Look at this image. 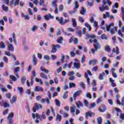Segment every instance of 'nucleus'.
Here are the masks:
<instances>
[{
	"label": "nucleus",
	"mask_w": 124,
	"mask_h": 124,
	"mask_svg": "<svg viewBox=\"0 0 124 124\" xmlns=\"http://www.w3.org/2000/svg\"><path fill=\"white\" fill-rule=\"evenodd\" d=\"M3 61L5 62H6V63H7V62H8V58H7V57H6V56H4L3 58Z\"/></svg>",
	"instance_id": "55"
},
{
	"label": "nucleus",
	"mask_w": 124,
	"mask_h": 124,
	"mask_svg": "<svg viewBox=\"0 0 124 124\" xmlns=\"http://www.w3.org/2000/svg\"><path fill=\"white\" fill-rule=\"evenodd\" d=\"M40 108H42V105L36 103L35 104V106L33 108V112L35 113V112H36V110H39Z\"/></svg>",
	"instance_id": "3"
},
{
	"label": "nucleus",
	"mask_w": 124,
	"mask_h": 124,
	"mask_svg": "<svg viewBox=\"0 0 124 124\" xmlns=\"http://www.w3.org/2000/svg\"><path fill=\"white\" fill-rule=\"evenodd\" d=\"M35 82H37V83H39L40 85H43V82H42V80L41 79H39L37 78H35Z\"/></svg>",
	"instance_id": "28"
},
{
	"label": "nucleus",
	"mask_w": 124,
	"mask_h": 124,
	"mask_svg": "<svg viewBox=\"0 0 124 124\" xmlns=\"http://www.w3.org/2000/svg\"><path fill=\"white\" fill-rule=\"evenodd\" d=\"M14 5H19V0H16L15 2L14 3Z\"/></svg>",
	"instance_id": "62"
},
{
	"label": "nucleus",
	"mask_w": 124,
	"mask_h": 124,
	"mask_svg": "<svg viewBox=\"0 0 124 124\" xmlns=\"http://www.w3.org/2000/svg\"><path fill=\"white\" fill-rule=\"evenodd\" d=\"M81 93H82V91L79 90L78 91H77L75 92L73 95V98L74 99V100H76V96H79L80 94H81Z\"/></svg>",
	"instance_id": "5"
},
{
	"label": "nucleus",
	"mask_w": 124,
	"mask_h": 124,
	"mask_svg": "<svg viewBox=\"0 0 124 124\" xmlns=\"http://www.w3.org/2000/svg\"><path fill=\"white\" fill-rule=\"evenodd\" d=\"M94 42L95 43V44L94 45V47L95 50H97L98 49H100L101 45L98 43V41L96 39H94Z\"/></svg>",
	"instance_id": "2"
},
{
	"label": "nucleus",
	"mask_w": 124,
	"mask_h": 124,
	"mask_svg": "<svg viewBox=\"0 0 124 124\" xmlns=\"http://www.w3.org/2000/svg\"><path fill=\"white\" fill-rule=\"evenodd\" d=\"M2 8L4 11H7L8 10V7L4 5H2Z\"/></svg>",
	"instance_id": "45"
},
{
	"label": "nucleus",
	"mask_w": 124,
	"mask_h": 124,
	"mask_svg": "<svg viewBox=\"0 0 124 124\" xmlns=\"http://www.w3.org/2000/svg\"><path fill=\"white\" fill-rule=\"evenodd\" d=\"M57 42L58 43H60V44H62L63 43V38H62V37L61 36L58 39H57Z\"/></svg>",
	"instance_id": "19"
},
{
	"label": "nucleus",
	"mask_w": 124,
	"mask_h": 124,
	"mask_svg": "<svg viewBox=\"0 0 124 124\" xmlns=\"http://www.w3.org/2000/svg\"><path fill=\"white\" fill-rule=\"evenodd\" d=\"M19 70H20V67H16L14 68L15 72H19Z\"/></svg>",
	"instance_id": "57"
},
{
	"label": "nucleus",
	"mask_w": 124,
	"mask_h": 124,
	"mask_svg": "<svg viewBox=\"0 0 124 124\" xmlns=\"http://www.w3.org/2000/svg\"><path fill=\"white\" fill-rule=\"evenodd\" d=\"M40 76L42 78H43V79H45L46 80H47L48 79V76L46 75L44 73L42 72L40 74Z\"/></svg>",
	"instance_id": "14"
},
{
	"label": "nucleus",
	"mask_w": 124,
	"mask_h": 124,
	"mask_svg": "<svg viewBox=\"0 0 124 124\" xmlns=\"http://www.w3.org/2000/svg\"><path fill=\"white\" fill-rule=\"evenodd\" d=\"M86 97H89V99H92V95H91V93H86Z\"/></svg>",
	"instance_id": "53"
},
{
	"label": "nucleus",
	"mask_w": 124,
	"mask_h": 124,
	"mask_svg": "<svg viewBox=\"0 0 124 124\" xmlns=\"http://www.w3.org/2000/svg\"><path fill=\"white\" fill-rule=\"evenodd\" d=\"M96 121L98 124H101V123H102V119L101 118V117H98V118H97Z\"/></svg>",
	"instance_id": "35"
},
{
	"label": "nucleus",
	"mask_w": 124,
	"mask_h": 124,
	"mask_svg": "<svg viewBox=\"0 0 124 124\" xmlns=\"http://www.w3.org/2000/svg\"><path fill=\"white\" fill-rule=\"evenodd\" d=\"M7 122L8 123V124H12V123H13V120H12V119H7Z\"/></svg>",
	"instance_id": "48"
},
{
	"label": "nucleus",
	"mask_w": 124,
	"mask_h": 124,
	"mask_svg": "<svg viewBox=\"0 0 124 124\" xmlns=\"http://www.w3.org/2000/svg\"><path fill=\"white\" fill-rule=\"evenodd\" d=\"M62 70V67H60L57 70V73H61Z\"/></svg>",
	"instance_id": "61"
},
{
	"label": "nucleus",
	"mask_w": 124,
	"mask_h": 124,
	"mask_svg": "<svg viewBox=\"0 0 124 124\" xmlns=\"http://www.w3.org/2000/svg\"><path fill=\"white\" fill-rule=\"evenodd\" d=\"M106 51H107V52H110L111 51V48H110V46H107L105 47Z\"/></svg>",
	"instance_id": "50"
},
{
	"label": "nucleus",
	"mask_w": 124,
	"mask_h": 124,
	"mask_svg": "<svg viewBox=\"0 0 124 124\" xmlns=\"http://www.w3.org/2000/svg\"><path fill=\"white\" fill-rule=\"evenodd\" d=\"M98 110L99 112H101L102 113H103V112H105V111H106V107H105V108L103 107H102V108L100 107L98 108Z\"/></svg>",
	"instance_id": "22"
},
{
	"label": "nucleus",
	"mask_w": 124,
	"mask_h": 124,
	"mask_svg": "<svg viewBox=\"0 0 124 124\" xmlns=\"http://www.w3.org/2000/svg\"><path fill=\"white\" fill-rule=\"evenodd\" d=\"M73 65L74 67H75L77 69H79V68H80V64L79 63L75 62L73 63Z\"/></svg>",
	"instance_id": "21"
},
{
	"label": "nucleus",
	"mask_w": 124,
	"mask_h": 124,
	"mask_svg": "<svg viewBox=\"0 0 124 124\" xmlns=\"http://www.w3.org/2000/svg\"><path fill=\"white\" fill-rule=\"evenodd\" d=\"M84 25L86 28H88L89 31H91V30H92V27H91V25H90L88 22L85 23Z\"/></svg>",
	"instance_id": "20"
},
{
	"label": "nucleus",
	"mask_w": 124,
	"mask_h": 124,
	"mask_svg": "<svg viewBox=\"0 0 124 124\" xmlns=\"http://www.w3.org/2000/svg\"><path fill=\"white\" fill-rule=\"evenodd\" d=\"M75 74V73H74V71H70L68 73V76L69 77H70V76H74Z\"/></svg>",
	"instance_id": "42"
},
{
	"label": "nucleus",
	"mask_w": 124,
	"mask_h": 124,
	"mask_svg": "<svg viewBox=\"0 0 124 124\" xmlns=\"http://www.w3.org/2000/svg\"><path fill=\"white\" fill-rule=\"evenodd\" d=\"M68 31H71V32H74V29L72 28H69L67 29Z\"/></svg>",
	"instance_id": "59"
},
{
	"label": "nucleus",
	"mask_w": 124,
	"mask_h": 124,
	"mask_svg": "<svg viewBox=\"0 0 124 124\" xmlns=\"http://www.w3.org/2000/svg\"><path fill=\"white\" fill-rule=\"evenodd\" d=\"M0 105L2 107L4 108H7V107H10V105L8 104V101L4 102L3 100L0 101Z\"/></svg>",
	"instance_id": "1"
},
{
	"label": "nucleus",
	"mask_w": 124,
	"mask_h": 124,
	"mask_svg": "<svg viewBox=\"0 0 124 124\" xmlns=\"http://www.w3.org/2000/svg\"><path fill=\"white\" fill-rule=\"evenodd\" d=\"M43 59H44V60H46V61H49V60H50V57L47 55H46L44 56Z\"/></svg>",
	"instance_id": "41"
},
{
	"label": "nucleus",
	"mask_w": 124,
	"mask_h": 124,
	"mask_svg": "<svg viewBox=\"0 0 124 124\" xmlns=\"http://www.w3.org/2000/svg\"><path fill=\"white\" fill-rule=\"evenodd\" d=\"M17 90L19 91L20 94H22V93H23V87H17Z\"/></svg>",
	"instance_id": "43"
},
{
	"label": "nucleus",
	"mask_w": 124,
	"mask_h": 124,
	"mask_svg": "<svg viewBox=\"0 0 124 124\" xmlns=\"http://www.w3.org/2000/svg\"><path fill=\"white\" fill-rule=\"evenodd\" d=\"M95 115L94 113L91 112V111H88L85 113V118H88V117H92V116H94Z\"/></svg>",
	"instance_id": "8"
},
{
	"label": "nucleus",
	"mask_w": 124,
	"mask_h": 124,
	"mask_svg": "<svg viewBox=\"0 0 124 124\" xmlns=\"http://www.w3.org/2000/svg\"><path fill=\"white\" fill-rule=\"evenodd\" d=\"M92 87H95V86H96L97 84H96V81H95V80L93 79V82L91 84Z\"/></svg>",
	"instance_id": "46"
},
{
	"label": "nucleus",
	"mask_w": 124,
	"mask_h": 124,
	"mask_svg": "<svg viewBox=\"0 0 124 124\" xmlns=\"http://www.w3.org/2000/svg\"><path fill=\"white\" fill-rule=\"evenodd\" d=\"M91 62H92V65H95V64H96V62H97V60L94 59L93 60H91Z\"/></svg>",
	"instance_id": "37"
},
{
	"label": "nucleus",
	"mask_w": 124,
	"mask_h": 124,
	"mask_svg": "<svg viewBox=\"0 0 124 124\" xmlns=\"http://www.w3.org/2000/svg\"><path fill=\"white\" fill-rule=\"evenodd\" d=\"M63 98L66 99L67 98V91H66L63 94Z\"/></svg>",
	"instance_id": "47"
},
{
	"label": "nucleus",
	"mask_w": 124,
	"mask_h": 124,
	"mask_svg": "<svg viewBox=\"0 0 124 124\" xmlns=\"http://www.w3.org/2000/svg\"><path fill=\"white\" fill-rule=\"evenodd\" d=\"M37 30V26L36 25L33 26L31 28V31H35Z\"/></svg>",
	"instance_id": "39"
},
{
	"label": "nucleus",
	"mask_w": 124,
	"mask_h": 124,
	"mask_svg": "<svg viewBox=\"0 0 124 124\" xmlns=\"http://www.w3.org/2000/svg\"><path fill=\"white\" fill-rule=\"evenodd\" d=\"M56 19L58 21V23L60 24V25H63V24H64L63 17H60L59 16H57Z\"/></svg>",
	"instance_id": "6"
},
{
	"label": "nucleus",
	"mask_w": 124,
	"mask_h": 124,
	"mask_svg": "<svg viewBox=\"0 0 124 124\" xmlns=\"http://www.w3.org/2000/svg\"><path fill=\"white\" fill-rule=\"evenodd\" d=\"M16 97H13V100H10V102L12 104H13L15 102H16Z\"/></svg>",
	"instance_id": "38"
},
{
	"label": "nucleus",
	"mask_w": 124,
	"mask_h": 124,
	"mask_svg": "<svg viewBox=\"0 0 124 124\" xmlns=\"http://www.w3.org/2000/svg\"><path fill=\"white\" fill-rule=\"evenodd\" d=\"M115 31H117V29H116V27H114V28L111 29L110 30L111 34H114V33H115Z\"/></svg>",
	"instance_id": "32"
},
{
	"label": "nucleus",
	"mask_w": 124,
	"mask_h": 124,
	"mask_svg": "<svg viewBox=\"0 0 124 124\" xmlns=\"http://www.w3.org/2000/svg\"><path fill=\"white\" fill-rule=\"evenodd\" d=\"M105 75V72H103L102 73H101L99 76V80H103V76Z\"/></svg>",
	"instance_id": "29"
},
{
	"label": "nucleus",
	"mask_w": 124,
	"mask_h": 124,
	"mask_svg": "<svg viewBox=\"0 0 124 124\" xmlns=\"http://www.w3.org/2000/svg\"><path fill=\"white\" fill-rule=\"evenodd\" d=\"M84 103L85 104V106H86V107H88V106H89L90 103H89V102L88 101V100H84Z\"/></svg>",
	"instance_id": "51"
},
{
	"label": "nucleus",
	"mask_w": 124,
	"mask_h": 124,
	"mask_svg": "<svg viewBox=\"0 0 124 124\" xmlns=\"http://www.w3.org/2000/svg\"><path fill=\"white\" fill-rule=\"evenodd\" d=\"M99 9L101 12H103V11L106 10H109V7H108V5H107L105 6H104V5H103L102 6L99 7Z\"/></svg>",
	"instance_id": "4"
},
{
	"label": "nucleus",
	"mask_w": 124,
	"mask_h": 124,
	"mask_svg": "<svg viewBox=\"0 0 124 124\" xmlns=\"http://www.w3.org/2000/svg\"><path fill=\"white\" fill-rule=\"evenodd\" d=\"M46 102L48 104H50V100L48 98H43L41 100V102L42 103H44V102Z\"/></svg>",
	"instance_id": "15"
},
{
	"label": "nucleus",
	"mask_w": 124,
	"mask_h": 124,
	"mask_svg": "<svg viewBox=\"0 0 124 124\" xmlns=\"http://www.w3.org/2000/svg\"><path fill=\"white\" fill-rule=\"evenodd\" d=\"M34 92H43V88L40 86H35L34 89Z\"/></svg>",
	"instance_id": "7"
},
{
	"label": "nucleus",
	"mask_w": 124,
	"mask_h": 124,
	"mask_svg": "<svg viewBox=\"0 0 124 124\" xmlns=\"http://www.w3.org/2000/svg\"><path fill=\"white\" fill-rule=\"evenodd\" d=\"M79 86L80 87H82V88H83V89H85V84H84V83H83L82 82H81L80 83Z\"/></svg>",
	"instance_id": "63"
},
{
	"label": "nucleus",
	"mask_w": 124,
	"mask_h": 124,
	"mask_svg": "<svg viewBox=\"0 0 124 124\" xmlns=\"http://www.w3.org/2000/svg\"><path fill=\"white\" fill-rule=\"evenodd\" d=\"M74 3H75V10L77 11V9L79 8V5H78V2H77V1H75Z\"/></svg>",
	"instance_id": "27"
},
{
	"label": "nucleus",
	"mask_w": 124,
	"mask_h": 124,
	"mask_svg": "<svg viewBox=\"0 0 124 124\" xmlns=\"http://www.w3.org/2000/svg\"><path fill=\"white\" fill-rule=\"evenodd\" d=\"M96 106V104L95 103H93L91 104V106L89 107V109H93Z\"/></svg>",
	"instance_id": "33"
},
{
	"label": "nucleus",
	"mask_w": 124,
	"mask_h": 124,
	"mask_svg": "<svg viewBox=\"0 0 124 124\" xmlns=\"http://www.w3.org/2000/svg\"><path fill=\"white\" fill-rule=\"evenodd\" d=\"M14 116V113H13V112H12L9 114L8 116L7 117V119H13Z\"/></svg>",
	"instance_id": "34"
},
{
	"label": "nucleus",
	"mask_w": 124,
	"mask_h": 124,
	"mask_svg": "<svg viewBox=\"0 0 124 124\" xmlns=\"http://www.w3.org/2000/svg\"><path fill=\"white\" fill-rule=\"evenodd\" d=\"M10 78L12 80L15 82V81H17V78L14 75H11L10 76Z\"/></svg>",
	"instance_id": "26"
},
{
	"label": "nucleus",
	"mask_w": 124,
	"mask_h": 124,
	"mask_svg": "<svg viewBox=\"0 0 124 124\" xmlns=\"http://www.w3.org/2000/svg\"><path fill=\"white\" fill-rule=\"evenodd\" d=\"M86 61V56L85 55H83L81 59L80 60L81 62L84 63V62Z\"/></svg>",
	"instance_id": "40"
},
{
	"label": "nucleus",
	"mask_w": 124,
	"mask_h": 124,
	"mask_svg": "<svg viewBox=\"0 0 124 124\" xmlns=\"http://www.w3.org/2000/svg\"><path fill=\"white\" fill-rule=\"evenodd\" d=\"M77 105L78 108H80V107H83L84 106V104L83 102L78 101V102L77 103Z\"/></svg>",
	"instance_id": "16"
},
{
	"label": "nucleus",
	"mask_w": 124,
	"mask_h": 124,
	"mask_svg": "<svg viewBox=\"0 0 124 124\" xmlns=\"http://www.w3.org/2000/svg\"><path fill=\"white\" fill-rule=\"evenodd\" d=\"M63 115L64 116V118L65 119L66 118H67L69 116L68 113H66V112H63Z\"/></svg>",
	"instance_id": "60"
},
{
	"label": "nucleus",
	"mask_w": 124,
	"mask_h": 124,
	"mask_svg": "<svg viewBox=\"0 0 124 124\" xmlns=\"http://www.w3.org/2000/svg\"><path fill=\"white\" fill-rule=\"evenodd\" d=\"M101 38L102 39H105L107 40V36L105 35V34H103L101 35Z\"/></svg>",
	"instance_id": "49"
},
{
	"label": "nucleus",
	"mask_w": 124,
	"mask_h": 124,
	"mask_svg": "<svg viewBox=\"0 0 124 124\" xmlns=\"http://www.w3.org/2000/svg\"><path fill=\"white\" fill-rule=\"evenodd\" d=\"M86 12H87V9H86V8H85L84 7H81L80 14L81 15H85V14H86Z\"/></svg>",
	"instance_id": "10"
},
{
	"label": "nucleus",
	"mask_w": 124,
	"mask_h": 124,
	"mask_svg": "<svg viewBox=\"0 0 124 124\" xmlns=\"http://www.w3.org/2000/svg\"><path fill=\"white\" fill-rule=\"evenodd\" d=\"M69 80H70V81H73V80H74V79H75V76H70L68 78Z\"/></svg>",
	"instance_id": "52"
},
{
	"label": "nucleus",
	"mask_w": 124,
	"mask_h": 124,
	"mask_svg": "<svg viewBox=\"0 0 124 124\" xmlns=\"http://www.w3.org/2000/svg\"><path fill=\"white\" fill-rule=\"evenodd\" d=\"M57 52V46L56 45H53L52 49L51 50V53H56Z\"/></svg>",
	"instance_id": "13"
},
{
	"label": "nucleus",
	"mask_w": 124,
	"mask_h": 124,
	"mask_svg": "<svg viewBox=\"0 0 124 124\" xmlns=\"http://www.w3.org/2000/svg\"><path fill=\"white\" fill-rule=\"evenodd\" d=\"M27 80V78L26 77H22L21 78V82L22 85H24L25 84V82H26V80Z\"/></svg>",
	"instance_id": "23"
},
{
	"label": "nucleus",
	"mask_w": 124,
	"mask_h": 124,
	"mask_svg": "<svg viewBox=\"0 0 124 124\" xmlns=\"http://www.w3.org/2000/svg\"><path fill=\"white\" fill-rule=\"evenodd\" d=\"M8 51H11V52H14V46H13V45L10 44L8 45Z\"/></svg>",
	"instance_id": "11"
},
{
	"label": "nucleus",
	"mask_w": 124,
	"mask_h": 124,
	"mask_svg": "<svg viewBox=\"0 0 124 124\" xmlns=\"http://www.w3.org/2000/svg\"><path fill=\"white\" fill-rule=\"evenodd\" d=\"M32 62L34 63V65H36V62H37V58H36V57H35V55H33L32 56Z\"/></svg>",
	"instance_id": "18"
},
{
	"label": "nucleus",
	"mask_w": 124,
	"mask_h": 124,
	"mask_svg": "<svg viewBox=\"0 0 124 124\" xmlns=\"http://www.w3.org/2000/svg\"><path fill=\"white\" fill-rule=\"evenodd\" d=\"M77 12V11L76 10H75L74 11H69V14H70L71 15H72L73 13H76Z\"/></svg>",
	"instance_id": "56"
},
{
	"label": "nucleus",
	"mask_w": 124,
	"mask_h": 124,
	"mask_svg": "<svg viewBox=\"0 0 124 124\" xmlns=\"http://www.w3.org/2000/svg\"><path fill=\"white\" fill-rule=\"evenodd\" d=\"M40 69L41 70V71H42L43 72H45L46 73H49V72H50V71H49V70L43 68V67H40Z\"/></svg>",
	"instance_id": "25"
},
{
	"label": "nucleus",
	"mask_w": 124,
	"mask_h": 124,
	"mask_svg": "<svg viewBox=\"0 0 124 124\" xmlns=\"http://www.w3.org/2000/svg\"><path fill=\"white\" fill-rule=\"evenodd\" d=\"M72 25L74 28H76V27H77V22H76V19H72Z\"/></svg>",
	"instance_id": "12"
},
{
	"label": "nucleus",
	"mask_w": 124,
	"mask_h": 124,
	"mask_svg": "<svg viewBox=\"0 0 124 124\" xmlns=\"http://www.w3.org/2000/svg\"><path fill=\"white\" fill-rule=\"evenodd\" d=\"M76 33V34L78 35V36H79V37H81V36L82 35V31H77Z\"/></svg>",
	"instance_id": "44"
},
{
	"label": "nucleus",
	"mask_w": 124,
	"mask_h": 124,
	"mask_svg": "<svg viewBox=\"0 0 124 124\" xmlns=\"http://www.w3.org/2000/svg\"><path fill=\"white\" fill-rule=\"evenodd\" d=\"M75 87H76V85L75 84V83L71 82H70L69 83V88H75Z\"/></svg>",
	"instance_id": "31"
},
{
	"label": "nucleus",
	"mask_w": 124,
	"mask_h": 124,
	"mask_svg": "<svg viewBox=\"0 0 124 124\" xmlns=\"http://www.w3.org/2000/svg\"><path fill=\"white\" fill-rule=\"evenodd\" d=\"M55 101L56 102L57 106H58V107H61V102L59 101L58 99H55Z\"/></svg>",
	"instance_id": "36"
},
{
	"label": "nucleus",
	"mask_w": 124,
	"mask_h": 124,
	"mask_svg": "<svg viewBox=\"0 0 124 124\" xmlns=\"http://www.w3.org/2000/svg\"><path fill=\"white\" fill-rule=\"evenodd\" d=\"M77 108V107L76 106H73L70 108V110H71V113H75L76 108Z\"/></svg>",
	"instance_id": "17"
},
{
	"label": "nucleus",
	"mask_w": 124,
	"mask_h": 124,
	"mask_svg": "<svg viewBox=\"0 0 124 124\" xmlns=\"http://www.w3.org/2000/svg\"><path fill=\"white\" fill-rule=\"evenodd\" d=\"M0 48L1 49H5L6 48V46H5V43L3 42H1L0 43Z\"/></svg>",
	"instance_id": "30"
},
{
	"label": "nucleus",
	"mask_w": 124,
	"mask_h": 124,
	"mask_svg": "<svg viewBox=\"0 0 124 124\" xmlns=\"http://www.w3.org/2000/svg\"><path fill=\"white\" fill-rule=\"evenodd\" d=\"M97 69H98V66H95L93 68L92 70L93 71H97Z\"/></svg>",
	"instance_id": "58"
},
{
	"label": "nucleus",
	"mask_w": 124,
	"mask_h": 124,
	"mask_svg": "<svg viewBox=\"0 0 124 124\" xmlns=\"http://www.w3.org/2000/svg\"><path fill=\"white\" fill-rule=\"evenodd\" d=\"M9 111V110L8 109H7L4 110L2 113L3 116H5V115H6V114H8Z\"/></svg>",
	"instance_id": "54"
},
{
	"label": "nucleus",
	"mask_w": 124,
	"mask_h": 124,
	"mask_svg": "<svg viewBox=\"0 0 124 124\" xmlns=\"http://www.w3.org/2000/svg\"><path fill=\"white\" fill-rule=\"evenodd\" d=\"M114 26V23L112 22L109 25H107L106 26V30L107 31H110V28L111 27H113Z\"/></svg>",
	"instance_id": "9"
},
{
	"label": "nucleus",
	"mask_w": 124,
	"mask_h": 124,
	"mask_svg": "<svg viewBox=\"0 0 124 124\" xmlns=\"http://www.w3.org/2000/svg\"><path fill=\"white\" fill-rule=\"evenodd\" d=\"M58 120L59 122H61L62 121V115L60 114H57L56 115V121Z\"/></svg>",
	"instance_id": "24"
},
{
	"label": "nucleus",
	"mask_w": 124,
	"mask_h": 124,
	"mask_svg": "<svg viewBox=\"0 0 124 124\" xmlns=\"http://www.w3.org/2000/svg\"><path fill=\"white\" fill-rule=\"evenodd\" d=\"M120 118L122 120H124V113H121L120 115Z\"/></svg>",
	"instance_id": "64"
}]
</instances>
